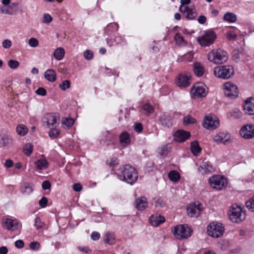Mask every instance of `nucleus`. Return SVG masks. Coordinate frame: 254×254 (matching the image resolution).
<instances>
[{"instance_id":"1","label":"nucleus","mask_w":254,"mask_h":254,"mask_svg":"<svg viewBox=\"0 0 254 254\" xmlns=\"http://www.w3.org/2000/svg\"><path fill=\"white\" fill-rule=\"evenodd\" d=\"M121 177L123 176V180L128 183L132 184L135 182L138 178L137 173L134 167L127 165L120 168Z\"/></svg>"},{"instance_id":"2","label":"nucleus","mask_w":254,"mask_h":254,"mask_svg":"<svg viewBox=\"0 0 254 254\" xmlns=\"http://www.w3.org/2000/svg\"><path fill=\"white\" fill-rule=\"evenodd\" d=\"M229 217L234 223H239L246 219V215L242 207L236 204L232 205L230 210Z\"/></svg>"},{"instance_id":"3","label":"nucleus","mask_w":254,"mask_h":254,"mask_svg":"<svg viewBox=\"0 0 254 254\" xmlns=\"http://www.w3.org/2000/svg\"><path fill=\"white\" fill-rule=\"evenodd\" d=\"M213 72L215 75L218 78L228 79L234 74V69L232 65H220L215 67Z\"/></svg>"},{"instance_id":"4","label":"nucleus","mask_w":254,"mask_h":254,"mask_svg":"<svg viewBox=\"0 0 254 254\" xmlns=\"http://www.w3.org/2000/svg\"><path fill=\"white\" fill-rule=\"evenodd\" d=\"M207 57L210 61L216 64H222L228 60L227 53L220 49L211 51L208 54Z\"/></svg>"},{"instance_id":"5","label":"nucleus","mask_w":254,"mask_h":254,"mask_svg":"<svg viewBox=\"0 0 254 254\" xmlns=\"http://www.w3.org/2000/svg\"><path fill=\"white\" fill-rule=\"evenodd\" d=\"M192 229L187 225H179L174 227L173 233L175 237L179 240L187 239L190 237Z\"/></svg>"},{"instance_id":"6","label":"nucleus","mask_w":254,"mask_h":254,"mask_svg":"<svg viewBox=\"0 0 254 254\" xmlns=\"http://www.w3.org/2000/svg\"><path fill=\"white\" fill-rule=\"evenodd\" d=\"M209 183L212 188L218 190L225 188L228 185L227 179L220 175H213L210 177Z\"/></svg>"},{"instance_id":"7","label":"nucleus","mask_w":254,"mask_h":254,"mask_svg":"<svg viewBox=\"0 0 254 254\" xmlns=\"http://www.w3.org/2000/svg\"><path fill=\"white\" fill-rule=\"evenodd\" d=\"M224 232V227L220 223L213 222L207 227V233L212 238H218L221 237Z\"/></svg>"},{"instance_id":"8","label":"nucleus","mask_w":254,"mask_h":254,"mask_svg":"<svg viewBox=\"0 0 254 254\" xmlns=\"http://www.w3.org/2000/svg\"><path fill=\"white\" fill-rule=\"evenodd\" d=\"M217 38L216 33L212 30L205 31L204 34L197 38V41L202 46H209L212 44Z\"/></svg>"},{"instance_id":"9","label":"nucleus","mask_w":254,"mask_h":254,"mask_svg":"<svg viewBox=\"0 0 254 254\" xmlns=\"http://www.w3.org/2000/svg\"><path fill=\"white\" fill-rule=\"evenodd\" d=\"M224 93L226 97L233 99L239 95V90L237 86L231 82H228L223 85Z\"/></svg>"},{"instance_id":"10","label":"nucleus","mask_w":254,"mask_h":254,"mask_svg":"<svg viewBox=\"0 0 254 254\" xmlns=\"http://www.w3.org/2000/svg\"><path fill=\"white\" fill-rule=\"evenodd\" d=\"M240 134L246 139L254 137V125L252 124L243 126L240 130Z\"/></svg>"},{"instance_id":"11","label":"nucleus","mask_w":254,"mask_h":254,"mask_svg":"<svg viewBox=\"0 0 254 254\" xmlns=\"http://www.w3.org/2000/svg\"><path fill=\"white\" fill-rule=\"evenodd\" d=\"M190 78L191 75L190 73H180L176 79V83L181 88L188 87L190 84Z\"/></svg>"},{"instance_id":"12","label":"nucleus","mask_w":254,"mask_h":254,"mask_svg":"<svg viewBox=\"0 0 254 254\" xmlns=\"http://www.w3.org/2000/svg\"><path fill=\"white\" fill-rule=\"evenodd\" d=\"M205 85L201 82L195 83L191 89L193 96L195 97H204L206 95Z\"/></svg>"},{"instance_id":"13","label":"nucleus","mask_w":254,"mask_h":254,"mask_svg":"<svg viewBox=\"0 0 254 254\" xmlns=\"http://www.w3.org/2000/svg\"><path fill=\"white\" fill-rule=\"evenodd\" d=\"M219 122L218 119H214L212 116H206L202 123L204 127L207 129H214L218 127Z\"/></svg>"},{"instance_id":"14","label":"nucleus","mask_w":254,"mask_h":254,"mask_svg":"<svg viewBox=\"0 0 254 254\" xmlns=\"http://www.w3.org/2000/svg\"><path fill=\"white\" fill-rule=\"evenodd\" d=\"M190 137V131L179 129L174 133V140L177 142H183Z\"/></svg>"},{"instance_id":"15","label":"nucleus","mask_w":254,"mask_h":254,"mask_svg":"<svg viewBox=\"0 0 254 254\" xmlns=\"http://www.w3.org/2000/svg\"><path fill=\"white\" fill-rule=\"evenodd\" d=\"M59 120V116L54 113H48L43 118V121L47 123L48 127H50V126L55 127L58 124V121Z\"/></svg>"},{"instance_id":"16","label":"nucleus","mask_w":254,"mask_h":254,"mask_svg":"<svg viewBox=\"0 0 254 254\" xmlns=\"http://www.w3.org/2000/svg\"><path fill=\"white\" fill-rule=\"evenodd\" d=\"M202 210L201 205L195 203L190 204L187 207L188 215L191 217H198Z\"/></svg>"},{"instance_id":"17","label":"nucleus","mask_w":254,"mask_h":254,"mask_svg":"<svg viewBox=\"0 0 254 254\" xmlns=\"http://www.w3.org/2000/svg\"><path fill=\"white\" fill-rule=\"evenodd\" d=\"M147 198L145 196L137 198L134 202L135 208L138 211H143L148 207Z\"/></svg>"},{"instance_id":"18","label":"nucleus","mask_w":254,"mask_h":254,"mask_svg":"<svg viewBox=\"0 0 254 254\" xmlns=\"http://www.w3.org/2000/svg\"><path fill=\"white\" fill-rule=\"evenodd\" d=\"M198 170L202 175H205L213 172L214 168L209 162L203 161Z\"/></svg>"},{"instance_id":"19","label":"nucleus","mask_w":254,"mask_h":254,"mask_svg":"<svg viewBox=\"0 0 254 254\" xmlns=\"http://www.w3.org/2000/svg\"><path fill=\"white\" fill-rule=\"evenodd\" d=\"M243 107L246 113L251 115H254V98H248L245 101Z\"/></svg>"},{"instance_id":"20","label":"nucleus","mask_w":254,"mask_h":254,"mask_svg":"<svg viewBox=\"0 0 254 254\" xmlns=\"http://www.w3.org/2000/svg\"><path fill=\"white\" fill-rule=\"evenodd\" d=\"M2 226L7 230L14 231L18 229V222L17 220L8 218L2 224Z\"/></svg>"},{"instance_id":"21","label":"nucleus","mask_w":254,"mask_h":254,"mask_svg":"<svg viewBox=\"0 0 254 254\" xmlns=\"http://www.w3.org/2000/svg\"><path fill=\"white\" fill-rule=\"evenodd\" d=\"M119 140L121 145L124 147L130 143V137L128 132L126 131H123L119 135Z\"/></svg>"},{"instance_id":"22","label":"nucleus","mask_w":254,"mask_h":254,"mask_svg":"<svg viewBox=\"0 0 254 254\" xmlns=\"http://www.w3.org/2000/svg\"><path fill=\"white\" fill-rule=\"evenodd\" d=\"M140 109L139 111L141 113H144L147 116H150L154 111L153 106L147 102L143 103L140 107Z\"/></svg>"},{"instance_id":"23","label":"nucleus","mask_w":254,"mask_h":254,"mask_svg":"<svg viewBox=\"0 0 254 254\" xmlns=\"http://www.w3.org/2000/svg\"><path fill=\"white\" fill-rule=\"evenodd\" d=\"M34 164L36 169L39 170L46 169L49 167V163L45 158L37 160Z\"/></svg>"},{"instance_id":"24","label":"nucleus","mask_w":254,"mask_h":254,"mask_svg":"<svg viewBox=\"0 0 254 254\" xmlns=\"http://www.w3.org/2000/svg\"><path fill=\"white\" fill-rule=\"evenodd\" d=\"M165 221V218L161 215L154 216L152 215L149 218V221L151 225L154 226H157L164 223Z\"/></svg>"},{"instance_id":"25","label":"nucleus","mask_w":254,"mask_h":254,"mask_svg":"<svg viewBox=\"0 0 254 254\" xmlns=\"http://www.w3.org/2000/svg\"><path fill=\"white\" fill-rule=\"evenodd\" d=\"M44 76L47 80L53 82L56 80L57 74L54 70L49 69L45 71Z\"/></svg>"},{"instance_id":"26","label":"nucleus","mask_w":254,"mask_h":254,"mask_svg":"<svg viewBox=\"0 0 254 254\" xmlns=\"http://www.w3.org/2000/svg\"><path fill=\"white\" fill-rule=\"evenodd\" d=\"M193 70L197 76H201L204 73V69L200 63L195 62L193 64Z\"/></svg>"},{"instance_id":"27","label":"nucleus","mask_w":254,"mask_h":254,"mask_svg":"<svg viewBox=\"0 0 254 254\" xmlns=\"http://www.w3.org/2000/svg\"><path fill=\"white\" fill-rule=\"evenodd\" d=\"M190 149L192 153L194 156H197L201 151V148L197 140H194L191 142Z\"/></svg>"},{"instance_id":"28","label":"nucleus","mask_w":254,"mask_h":254,"mask_svg":"<svg viewBox=\"0 0 254 254\" xmlns=\"http://www.w3.org/2000/svg\"><path fill=\"white\" fill-rule=\"evenodd\" d=\"M160 122L162 126L169 127L172 126L173 123L172 120L170 117L165 115L162 116L160 118Z\"/></svg>"},{"instance_id":"29","label":"nucleus","mask_w":254,"mask_h":254,"mask_svg":"<svg viewBox=\"0 0 254 254\" xmlns=\"http://www.w3.org/2000/svg\"><path fill=\"white\" fill-rule=\"evenodd\" d=\"M168 177L172 182H177L180 179V174L178 171L172 170L168 173Z\"/></svg>"},{"instance_id":"30","label":"nucleus","mask_w":254,"mask_h":254,"mask_svg":"<svg viewBox=\"0 0 254 254\" xmlns=\"http://www.w3.org/2000/svg\"><path fill=\"white\" fill-rule=\"evenodd\" d=\"M186 15L185 16L187 18L189 19H192L196 17L197 14L195 10L189 7L188 6H186Z\"/></svg>"},{"instance_id":"31","label":"nucleus","mask_w":254,"mask_h":254,"mask_svg":"<svg viewBox=\"0 0 254 254\" xmlns=\"http://www.w3.org/2000/svg\"><path fill=\"white\" fill-rule=\"evenodd\" d=\"M64 50L63 48H57L54 53V56L57 60H62L64 55Z\"/></svg>"},{"instance_id":"32","label":"nucleus","mask_w":254,"mask_h":254,"mask_svg":"<svg viewBox=\"0 0 254 254\" xmlns=\"http://www.w3.org/2000/svg\"><path fill=\"white\" fill-rule=\"evenodd\" d=\"M16 131L18 135L24 136L27 133L28 129L24 125H18L16 127Z\"/></svg>"},{"instance_id":"33","label":"nucleus","mask_w":254,"mask_h":254,"mask_svg":"<svg viewBox=\"0 0 254 254\" xmlns=\"http://www.w3.org/2000/svg\"><path fill=\"white\" fill-rule=\"evenodd\" d=\"M223 18L225 21L229 22H235L237 20L236 15L231 12L225 13L223 16Z\"/></svg>"},{"instance_id":"34","label":"nucleus","mask_w":254,"mask_h":254,"mask_svg":"<svg viewBox=\"0 0 254 254\" xmlns=\"http://www.w3.org/2000/svg\"><path fill=\"white\" fill-rule=\"evenodd\" d=\"M196 120L192 118L190 115L186 116L183 118V123L185 125L194 124L196 123Z\"/></svg>"},{"instance_id":"35","label":"nucleus","mask_w":254,"mask_h":254,"mask_svg":"<svg viewBox=\"0 0 254 254\" xmlns=\"http://www.w3.org/2000/svg\"><path fill=\"white\" fill-rule=\"evenodd\" d=\"M3 146H6L7 145L12 144L13 142L12 138L7 135H4L2 137Z\"/></svg>"},{"instance_id":"36","label":"nucleus","mask_w":254,"mask_h":254,"mask_svg":"<svg viewBox=\"0 0 254 254\" xmlns=\"http://www.w3.org/2000/svg\"><path fill=\"white\" fill-rule=\"evenodd\" d=\"M74 120L72 118H63L62 124L67 127H70L74 124Z\"/></svg>"},{"instance_id":"37","label":"nucleus","mask_w":254,"mask_h":254,"mask_svg":"<svg viewBox=\"0 0 254 254\" xmlns=\"http://www.w3.org/2000/svg\"><path fill=\"white\" fill-rule=\"evenodd\" d=\"M114 237L113 234L107 233L104 235V242L107 244H112L114 242Z\"/></svg>"},{"instance_id":"38","label":"nucleus","mask_w":254,"mask_h":254,"mask_svg":"<svg viewBox=\"0 0 254 254\" xmlns=\"http://www.w3.org/2000/svg\"><path fill=\"white\" fill-rule=\"evenodd\" d=\"M33 145L31 143H27L24 147L23 152L27 156H29L33 151Z\"/></svg>"},{"instance_id":"39","label":"nucleus","mask_w":254,"mask_h":254,"mask_svg":"<svg viewBox=\"0 0 254 254\" xmlns=\"http://www.w3.org/2000/svg\"><path fill=\"white\" fill-rule=\"evenodd\" d=\"M246 206L249 210L254 212V196L246 202Z\"/></svg>"},{"instance_id":"40","label":"nucleus","mask_w":254,"mask_h":254,"mask_svg":"<svg viewBox=\"0 0 254 254\" xmlns=\"http://www.w3.org/2000/svg\"><path fill=\"white\" fill-rule=\"evenodd\" d=\"M60 133V131L59 129L55 128H52L49 131V134L51 137L56 138L59 136Z\"/></svg>"},{"instance_id":"41","label":"nucleus","mask_w":254,"mask_h":254,"mask_svg":"<svg viewBox=\"0 0 254 254\" xmlns=\"http://www.w3.org/2000/svg\"><path fill=\"white\" fill-rule=\"evenodd\" d=\"M8 65L11 69H16L19 65V63L16 60H10L8 62Z\"/></svg>"},{"instance_id":"42","label":"nucleus","mask_w":254,"mask_h":254,"mask_svg":"<svg viewBox=\"0 0 254 254\" xmlns=\"http://www.w3.org/2000/svg\"><path fill=\"white\" fill-rule=\"evenodd\" d=\"M62 90L64 91L70 87V82L68 80L63 81L59 85Z\"/></svg>"},{"instance_id":"43","label":"nucleus","mask_w":254,"mask_h":254,"mask_svg":"<svg viewBox=\"0 0 254 254\" xmlns=\"http://www.w3.org/2000/svg\"><path fill=\"white\" fill-rule=\"evenodd\" d=\"M34 225L37 229H39L44 227L45 223L41 221L39 217H37L35 220Z\"/></svg>"},{"instance_id":"44","label":"nucleus","mask_w":254,"mask_h":254,"mask_svg":"<svg viewBox=\"0 0 254 254\" xmlns=\"http://www.w3.org/2000/svg\"><path fill=\"white\" fill-rule=\"evenodd\" d=\"M175 39L176 43L179 44H181L185 42L184 37L179 33L175 35Z\"/></svg>"},{"instance_id":"45","label":"nucleus","mask_w":254,"mask_h":254,"mask_svg":"<svg viewBox=\"0 0 254 254\" xmlns=\"http://www.w3.org/2000/svg\"><path fill=\"white\" fill-rule=\"evenodd\" d=\"M28 44L32 47H36L39 44V42L37 39L31 38L29 40Z\"/></svg>"},{"instance_id":"46","label":"nucleus","mask_w":254,"mask_h":254,"mask_svg":"<svg viewBox=\"0 0 254 254\" xmlns=\"http://www.w3.org/2000/svg\"><path fill=\"white\" fill-rule=\"evenodd\" d=\"M30 248L32 250H37L40 247V244L38 242H32L30 244Z\"/></svg>"},{"instance_id":"47","label":"nucleus","mask_w":254,"mask_h":254,"mask_svg":"<svg viewBox=\"0 0 254 254\" xmlns=\"http://www.w3.org/2000/svg\"><path fill=\"white\" fill-rule=\"evenodd\" d=\"M48 201V198L43 196L39 201V205L41 207L44 208L47 205Z\"/></svg>"},{"instance_id":"48","label":"nucleus","mask_w":254,"mask_h":254,"mask_svg":"<svg viewBox=\"0 0 254 254\" xmlns=\"http://www.w3.org/2000/svg\"><path fill=\"white\" fill-rule=\"evenodd\" d=\"M93 53L90 50H86L84 53V58L88 60H91L93 58Z\"/></svg>"},{"instance_id":"49","label":"nucleus","mask_w":254,"mask_h":254,"mask_svg":"<svg viewBox=\"0 0 254 254\" xmlns=\"http://www.w3.org/2000/svg\"><path fill=\"white\" fill-rule=\"evenodd\" d=\"M134 130L136 132H141L143 130V126L141 123H137L134 125Z\"/></svg>"},{"instance_id":"50","label":"nucleus","mask_w":254,"mask_h":254,"mask_svg":"<svg viewBox=\"0 0 254 254\" xmlns=\"http://www.w3.org/2000/svg\"><path fill=\"white\" fill-rule=\"evenodd\" d=\"M106 163L111 167L115 166L118 164L117 158H111L109 160H108Z\"/></svg>"},{"instance_id":"51","label":"nucleus","mask_w":254,"mask_h":254,"mask_svg":"<svg viewBox=\"0 0 254 254\" xmlns=\"http://www.w3.org/2000/svg\"><path fill=\"white\" fill-rule=\"evenodd\" d=\"M36 94L44 96L47 94L46 90L43 87H39L36 91Z\"/></svg>"},{"instance_id":"52","label":"nucleus","mask_w":254,"mask_h":254,"mask_svg":"<svg viewBox=\"0 0 254 254\" xmlns=\"http://www.w3.org/2000/svg\"><path fill=\"white\" fill-rule=\"evenodd\" d=\"M53 20L52 17L49 14H45L44 15L43 22L45 23H49Z\"/></svg>"},{"instance_id":"53","label":"nucleus","mask_w":254,"mask_h":254,"mask_svg":"<svg viewBox=\"0 0 254 254\" xmlns=\"http://www.w3.org/2000/svg\"><path fill=\"white\" fill-rule=\"evenodd\" d=\"M42 188L44 190H49L51 187V184L48 181H45L42 183Z\"/></svg>"},{"instance_id":"54","label":"nucleus","mask_w":254,"mask_h":254,"mask_svg":"<svg viewBox=\"0 0 254 254\" xmlns=\"http://www.w3.org/2000/svg\"><path fill=\"white\" fill-rule=\"evenodd\" d=\"M72 189L74 191L76 192H79L82 190V187L79 183H75L73 184L72 186Z\"/></svg>"},{"instance_id":"55","label":"nucleus","mask_w":254,"mask_h":254,"mask_svg":"<svg viewBox=\"0 0 254 254\" xmlns=\"http://www.w3.org/2000/svg\"><path fill=\"white\" fill-rule=\"evenodd\" d=\"M2 46L5 49H8L11 46V42L9 40H4L2 43Z\"/></svg>"},{"instance_id":"56","label":"nucleus","mask_w":254,"mask_h":254,"mask_svg":"<svg viewBox=\"0 0 254 254\" xmlns=\"http://www.w3.org/2000/svg\"><path fill=\"white\" fill-rule=\"evenodd\" d=\"M24 246V243L22 240H17L15 242V246L19 249L22 248Z\"/></svg>"},{"instance_id":"57","label":"nucleus","mask_w":254,"mask_h":254,"mask_svg":"<svg viewBox=\"0 0 254 254\" xmlns=\"http://www.w3.org/2000/svg\"><path fill=\"white\" fill-rule=\"evenodd\" d=\"M100 237V235L99 233L94 232L92 233L91 238L94 241L98 240Z\"/></svg>"},{"instance_id":"58","label":"nucleus","mask_w":254,"mask_h":254,"mask_svg":"<svg viewBox=\"0 0 254 254\" xmlns=\"http://www.w3.org/2000/svg\"><path fill=\"white\" fill-rule=\"evenodd\" d=\"M13 162L12 160H11V159L6 160L5 163H4L5 167L9 168L12 167L13 166Z\"/></svg>"},{"instance_id":"59","label":"nucleus","mask_w":254,"mask_h":254,"mask_svg":"<svg viewBox=\"0 0 254 254\" xmlns=\"http://www.w3.org/2000/svg\"><path fill=\"white\" fill-rule=\"evenodd\" d=\"M206 18L204 15H200L198 18V21L200 24H203L206 22Z\"/></svg>"},{"instance_id":"60","label":"nucleus","mask_w":254,"mask_h":254,"mask_svg":"<svg viewBox=\"0 0 254 254\" xmlns=\"http://www.w3.org/2000/svg\"><path fill=\"white\" fill-rule=\"evenodd\" d=\"M78 250L80 251L84 252L86 254H88L91 252V250L88 248H83V247H79Z\"/></svg>"},{"instance_id":"61","label":"nucleus","mask_w":254,"mask_h":254,"mask_svg":"<svg viewBox=\"0 0 254 254\" xmlns=\"http://www.w3.org/2000/svg\"><path fill=\"white\" fill-rule=\"evenodd\" d=\"M8 250L6 247L2 246L0 247V254H7Z\"/></svg>"},{"instance_id":"62","label":"nucleus","mask_w":254,"mask_h":254,"mask_svg":"<svg viewBox=\"0 0 254 254\" xmlns=\"http://www.w3.org/2000/svg\"><path fill=\"white\" fill-rule=\"evenodd\" d=\"M227 38L229 40H235L237 38V35L235 34H232L231 33H228Z\"/></svg>"},{"instance_id":"63","label":"nucleus","mask_w":254,"mask_h":254,"mask_svg":"<svg viewBox=\"0 0 254 254\" xmlns=\"http://www.w3.org/2000/svg\"><path fill=\"white\" fill-rule=\"evenodd\" d=\"M180 2H181V3L182 5H185L189 4L190 3L191 0H180Z\"/></svg>"},{"instance_id":"64","label":"nucleus","mask_w":254,"mask_h":254,"mask_svg":"<svg viewBox=\"0 0 254 254\" xmlns=\"http://www.w3.org/2000/svg\"><path fill=\"white\" fill-rule=\"evenodd\" d=\"M174 18L177 20H180L181 18V15L179 13H176L174 15Z\"/></svg>"}]
</instances>
